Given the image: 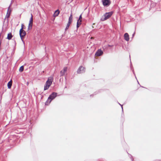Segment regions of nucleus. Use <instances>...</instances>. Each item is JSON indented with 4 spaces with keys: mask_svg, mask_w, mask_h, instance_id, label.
<instances>
[{
    "mask_svg": "<svg viewBox=\"0 0 161 161\" xmlns=\"http://www.w3.org/2000/svg\"><path fill=\"white\" fill-rule=\"evenodd\" d=\"M57 93L55 92H53L48 97L47 100L45 103V105H48L51 101L54 99L57 96Z\"/></svg>",
    "mask_w": 161,
    "mask_h": 161,
    "instance_id": "1",
    "label": "nucleus"
},
{
    "mask_svg": "<svg viewBox=\"0 0 161 161\" xmlns=\"http://www.w3.org/2000/svg\"><path fill=\"white\" fill-rule=\"evenodd\" d=\"M112 12L106 13L101 18V20L102 21H104L109 19L113 14Z\"/></svg>",
    "mask_w": 161,
    "mask_h": 161,
    "instance_id": "2",
    "label": "nucleus"
},
{
    "mask_svg": "<svg viewBox=\"0 0 161 161\" xmlns=\"http://www.w3.org/2000/svg\"><path fill=\"white\" fill-rule=\"evenodd\" d=\"M85 68L80 66L78 69L77 70V73L78 74L83 73L85 72Z\"/></svg>",
    "mask_w": 161,
    "mask_h": 161,
    "instance_id": "3",
    "label": "nucleus"
},
{
    "mask_svg": "<svg viewBox=\"0 0 161 161\" xmlns=\"http://www.w3.org/2000/svg\"><path fill=\"white\" fill-rule=\"evenodd\" d=\"M72 14H71L70 16V17H69V19L67 25L65 29V31H66L67 29H68L70 24L71 23V22H72Z\"/></svg>",
    "mask_w": 161,
    "mask_h": 161,
    "instance_id": "4",
    "label": "nucleus"
},
{
    "mask_svg": "<svg viewBox=\"0 0 161 161\" xmlns=\"http://www.w3.org/2000/svg\"><path fill=\"white\" fill-rule=\"evenodd\" d=\"M102 1L104 6H108L111 3L110 0H102Z\"/></svg>",
    "mask_w": 161,
    "mask_h": 161,
    "instance_id": "5",
    "label": "nucleus"
},
{
    "mask_svg": "<svg viewBox=\"0 0 161 161\" xmlns=\"http://www.w3.org/2000/svg\"><path fill=\"white\" fill-rule=\"evenodd\" d=\"M103 53V52L100 49H98L95 53V55L97 56H100Z\"/></svg>",
    "mask_w": 161,
    "mask_h": 161,
    "instance_id": "6",
    "label": "nucleus"
},
{
    "mask_svg": "<svg viewBox=\"0 0 161 161\" xmlns=\"http://www.w3.org/2000/svg\"><path fill=\"white\" fill-rule=\"evenodd\" d=\"M124 39L126 41H128L129 40V35L128 33H126L124 35Z\"/></svg>",
    "mask_w": 161,
    "mask_h": 161,
    "instance_id": "7",
    "label": "nucleus"
},
{
    "mask_svg": "<svg viewBox=\"0 0 161 161\" xmlns=\"http://www.w3.org/2000/svg\"><path fill=\"white\" fill-rule=\"evenodd\" d=\"M52 79L48 78L45 84L47 85H49V86H50L52 83Z\"/></svg>",
    "mask_w": 161,
    "mask_h": 161,
    "instance_id": "8",
    "label": "nucleus"
},
{
    "mask_svg": "<svg viewBox=\"0 0 161 161\" xmlns=\"http://www.w3.org/2000/svg\"><path fill=\"white\" fill-rule=\"evenodd\" d=\"M31 17L30 19V21H29V24H31V29H32V25H33V15L32 14H31Z\"/></svg>",
    "mask_w": 161,
    "mask_h": 161,
    "instance_id": "9",
    "label": "nucleus"
},
{
    "mask_svg": "<svg viewBox=\"0 0 161 161\" xmlns=\"http://www.w3.org/2000/svg\"><path fill=\"white\" fill-rule=\"evenodd\" d=\"M59 11L58 10V9H57L56 10L54 13L53 14V16L54 17H57L59 13Z\"/></svg>",
    "mask_w": 161,
    "mask_h": 161,
    "instance_id": "10",
    "label": "nucleus"
},
{
    "mask_svg": "<svg viewBox=\"0 0 161 161\" xmlns=\"http://www.w3.org/2000/svg\"><path fill=\"white\" fill-rule=\"evenodd\" d=\"M12 80H11L8 83L7 86H8V89L11 88L12 85Z\"/></svg>",
    "mask_w": 161,
    "mask_h": 161,
    "instance_id": "11",
    "label": "nucleus"
},
{
    "mask_svg": "<svg viewBox=\"0 0 161 161\" xmlns=\"http://www.w3.org/2000/svg\"><path fill=\"white\" fill-rule=\"evenodd\" d=\"M13 36L12 35V34L11 33H9L8 34V36L7 37V39L8 40H10L12 38V37Z\"/></svg>",
    "mask_w": 161,
    "mask_h": 161,
    "instance_id": "12",
    "label": "nucleus"
},
{
    "mask_svg": "<svg viewBox=\"0 0 161 161\" xmlns=\"http://www.w3.org/2000/svg\"><path fill=\"white\" fill-rule=\"evenodd\" d=\"M49 86V85H47V84H45L44 86V90H46L48 89L50 87V86Z\"/></svg>",
    "mask_w": 161,
    "mask_h": 161,
    "instance_id": "13",
    "label": "nucleus"
},
{
    "mask_svg": "<svg viewBox=\"0 0 161 161\" xmlns=\"http://www.w3.org/2000/svg\"><path fill=\"white\" fill-rule=\"evenodd\" d=\"M21 35L23 36H25L26 35V32L24 30H22L21 32Z\"/></svg>",
    "mask_w": 161,
    "mask_h": 161,
    "instance_id": "14",
    "label": "nucleus"
},
{
    "mask_svg": "<svg viewBox=\"0 0 161 161\" xmlns=\"http://www.w3.org/2000/svg\"><path fill=\"white\" fill-rule=\"evenodd\" d=\"M24 69V66H22L20 67L19 69V71L20 72H21L23 71Z\"/></svg>",
    "mask_w": 161,
    "mask_h": 161,
    "instance_id": "15",
    "label": "nucleus"
},
{
    "mask_svg": "<svg viewBox=\"0 0 161 161\" xmlns=\"http://www.w3.org/2000/svg\"><path fill=\"white\" fill-rule=\"evenodd\" d=\"M81 24V22H79L78 21H77V23L76 27L78 28L80 25Z\"/></svg>",
    "mask_w": 161,
    "mask_h": 161,
    "instance_id": "16",
    "label": "nucleus"
},
{
    "mask_svg": "<svg viewBox=\"0 0 161 161\" xmlns=\"http://www.w3.org/2000/svg\"><path fill=\"white\" fill-rule=\"evenodd\" d=\"M65 72L63 70H61L60 72V76H63L65 74Z\"/></svg>",
    "mask_w": 161,
    "mask_h": 161,
    "instance_id": "17",
    "label": "nucleus"
},
{
    "mask_svg": "<svg viewBox=\"0 0 161 161\" xmlns=\"http://www.w3.org/2000/svg\"><path fill=\"white\" fill-rule=\"evenodd\" d=\"M82 15L81 14H80L79 16V19L77 21H78L79 22H81L82 21L81 19H82Z\"/></svg>",
    "mask_w": 161,
    "mask_h": 161,
    "instance_id": "18",
    "label": "nucleus"
},
{
    "mask_svg": "<svg viewBox=\"0 0 161 161\" xmlns=\"http://www.w3.org/2000/svg\"><path fill=\"white\" fill-rule=\"evenodd\" d=\"M10 12H11V11H10L9 12V13H7V14L6 15V17H5V18H7L8 19L9 17L10 16Z\"/></svg>",
    "mask_w": 161,
    "mask_h": 161,
    "instance_id": "19",
    "label": "nucleus"
},
{
    "mask_svg": "<svg viewBox=\"0 0 161 161\" xmlns=\"http://www.w3.org/2000/svg\"><path fill=\"white\" fill-rule=\"evenodd\" d=\"M24 26L23 24H22L21 28L19 30V33H21L22 30H23V26Z\"/></svg>",
    "mask_w": 161,
    "mask_h": 161,
    "instance_id": "20",
    "label": "nucleus"
},
{
    "mask_svg": "<svg viewBox=\"0 0 161 161\" xmlns=\"http://www.w3.org/2000/svg\"><path fill=\"white\" fill-rule=\"evenodd\" d=\"M19 35H20V38H21V40H22V41L24 42V41L23 39V37H24V36H23L21 35V33H19Z\"/></svg>",
    "mask_w": 161,
    "mask_h": 161,
    "instance_id": "21",
    "label": "nucleus"
},
{
    "mask_svg": "<svg viewBox=\"0 0 161 161\" xmlns=\"http://www.w3.org/2000/svg\"><path fill=\"white\" fill-rule=\"evenodd\" d=\"M67 69L68 68L67 67H64L63 68V70L65 73L67 71Z\"/></svg>",
    "mask_w": 161,
    "mask_h": 161,
    "instance_id": "22",
    "label": "nucleus"
},
{
    "mask_svg": "<svg viewBox=\"0 0 161 161\" xmlns=\"http://www.w3.org/2000/svg\"><path fill=\"white\" fill-rule=\"evenodd\" d=\"M128 154L129 155V157H130V158L131 159V160L132 161H133L134 159H133V158L132 156L131 155H130V154H129V153H128Z\"/></svg>",
    "mask_w": 161,
    "mask_h": 161,
    "instance_id": "23",
    "label": "nucleus"
},
{
    "mask_svg": "<svg viewBox=\"0 0 161 161\" xmlns=\"http://www.w3.org/2000/svg\"><path fill=\"white\" fill-rule=\"evenodd\" d=\"M132 71H133V73L134 74V75H135V78H136V76L135 74V73L134 70L133 69H132Z\"/></svg>",
    "mask_w": 161,
    "mask_h": 161,
    "instance_id": "24",
    "label": "nucleus"
},
{
    "mask_svg": "<svg viewBox=\"0 0 161 161\" xmlns=\"http://www.w3.org/2000/svg\"><path fill=\"white\" fill-rule=\"evenodd\" d=\"M120 106H121V108H122V112H123V106H123V105H121V104H120Z\"/></svg>",
    "mask_w": 161,
    "mask_h": 161,
    "instance_id": "25",
    "label": "nucleus"
},
{
    "mask_svg": "<svg viewBox=\"0 0 161 161\" xmlns=\"http://www.w3.org/2000/svg\"><path fill=\"white\" fill-rule=\"evenodd\" d=\"M10 7V6H9L8 8V11H7V13H9V7Z\"/></svg>",
    "mask_w": 161,
    "mask_h": 161,
    "instance_id": "26",
    "label": "nucleus"
},
{
    "mask_svg": "<svg viewBox=\"0 0 161 161\" xmlns=\"http://www.w3.org/2000/svg\"><path fill=\"white\" fill-rule=\"evenodd\" d=\"M31 24H29V25H28V27H31Z\"/></svg>",
    "mask_w": 161,
    "mask_h": 161,
    "instance_id": "27",
    "label": "nucleus"
},
{
    "mask_svg": "<svg viewBox=\"0 0 161 161\" xmlns=\"http://www.w3.org/2000/svg\"><path fill=\"white\" fill-rule=\"evenodd\" d=\"M135 32H134L133 34H132V38L134 37L135 34Z\"/></svg>",
    "mask_w": 161,
    "mask_h": 161,
    "instance_id": "28",
    "label": "nucleus"
},
{
    "mask_svg": "<svg viewBox=\"0 0 161 161\" xmlns=\"http://www.w3.org/2000/svg\"><path fill=\"white\" fill-rule=\"evenodd\" d=\"M31 29V27H28V30H29L30 29Z\"/></svg>",
    "mask_w": 161,
    "mask_h": 161,
    "instance_id": "29",
    "label": "nucleus"
},
{
    "mask_svg": "<svg viewBox=\"0 0 161 161\" xmlns=\"http://www.w3.org/2000/svg\"><path fill=\"white\" fill-rule=\"evenodd\" d=\"M132 64H131V63L130 67H131V68H132Z\"/></svg>",
    "mask_w": 161,
    "mask_h": 161,
    "instance_id": "30",
    "label": "nucleus"
},
{
    "mask_svg": "<svg viewBox=\"0 0 161 161\" xmlns=\"http://www.w3.org/2000/svg\"><path fill=\"white\" fill-rule=\"evenodd\" d=\"M118 104H119V105H120L121 104L120 103H118Z\"/></svg>",
    "mask_w": 161,
    "mask_h": 161,
    "instance_id": "31",
    "label": "nucleus"
},
{
    "mask_svg": "<svg viewBox=\"0 0 161 161\" xmlns=\"http://www.w3.org/2000/svg\"><path fill=\"white\" fill-rule=\"evenodd\" d=\"M7 22H8V19H7Z\"/></svg>",
    "mask_w": 161,
    "mask_h": 161,
    "instance_id": "32",
    "label": "nucleus"
},
{
    "mask_svg": "<svg viewBox=\"0 0 161 161\" xmlns=\"http://www.w3.org/2000/svg\"><path fill=\"white\" fill-rule=\"evenodd\" d=\"M93 95H90V96H91H91H92Z\"/></svg>",
    "mask_w": 161,
    "mask_h": 161,
    "instance_id": "33",
    "label": "nucleus"
},
{
    "mask_svg": "<svg viewBox=\"0 0 161 161\" xmlns=\"http://www.w3.org/2000/svg\"><path fill=\"white\" fill-rule=\"evenodd\" d=\"M137 82H138V83L139 84V83L138 81H137Z\"/></svg>",
    "mask_w": 161,
    "mask_h": 161,
    "instance_id": "34",
    "label": "nucleus"
},
{
    "mask_svg": "<svg viewBox=\"0 0 161 161\" xmlns=\"http://www.w3.org/2000/svg\"><path fill=\"white\" fill-rule=\"evenodd\" d=\"M95 95H96V94H95V93H94Z\"/></svg>",
    "mask_w": 161,
    "mask_h": 161,
    "instance_id": "35",
    "label": "nucleus"
},
{
    "mask_svg": "<svg viewBox=\"0 0 161 161\" xmlns=\"http://www.w3.org/2000/svg\"><path fill=\"white\" fill-rule=\"evenodd\" d=\"M95 95H96V94H95V93H94Z\"/></svg>",
    "mask_w": 161,
    "mask_h": 161,
    "instance_id": "36",
    "label": "nucleus"
},
{
    "mask_svg": "<svg viewBox=\"0 0 161 161\" xmlns=\"http://www.w3.org/2000/svg\"><path fill=\"white\" fill-rule=\"evenodd\" d=\"M73 0H72V1Z\"/></svg>",
    "mask_w": 161,
    "mask_h": 161,
    "instance_id": "37",
    "label": "nucleus"
}]
</instances>
